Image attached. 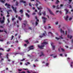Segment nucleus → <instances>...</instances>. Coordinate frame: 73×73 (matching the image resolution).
Instances as JSON below:
<instances>
[{
  "mask_svg": "<svg viewBox=\"0 0 73 73\" xmlns=\"http://www.w3.org/2000/svg\"><path fill=\"white\" fill-rule=\"evenodd\" d=\"M42 44L41 45H38V47L40 49H43L44 47L45 46V45L48 44V42H44L42 43Z\"/></svg>",
  "mask_w": 73,
  "mask_h": 73,
  "instance_id": "1",
  "label": "nucleus"
},
{
  "mask_svg": "<svg viewBox=\"0 0 73 73\" xmlns=\"http://www.w3.org/2000/svg\"><path fill=\"white\" fill-rule=\"evenodd\" d=\"M42 19L43 20V21L44 24H45V23H46V20H47V18L44 17H42Z\"/></svg>",
  "mask_w": 73,
  "mask_h": 73,
  "instance_id": "2",
  "label": "nucleus"
},
{
  "mask_svg": "<svg viewBox=\"0 0 73 73\" xmlns=\"http://www.w3.org/2000/svg\"><path fill=\"white\" fill-rule=\"evenodd\" d=\"M20 3H23V4H24V6H25H25H26V5H28V4L26 3V1H23V0H21V1H20Z\"/></svg>",
  "mask_w": 73,
  "mask_h": 73,
  "instance_id": "3",
  "label": "nucleus"
},
{
  "mask_svg": "<svg viewBox=\"0 0 73 73\" xmlns=\"http://www.w3.org/2000/svg\"><path fill=\"white\" fill-rule=\"evenodd\" d=\"M11 8L14 11L15 13H17V12L16 11V9H17V7H13V6H12Z\"/></svg>",
  "mask_w": 73,
  "mask_h": 73,
  "instance_id": "4",
  "label": "nucleus"
},
{
  "mask_svg": "<svg viewBox=\"0 0 73 73\" xmlns=\"http://www.w3.org/2000/svg\"><path fill=\"white\" fill-rule=\"evenodd\" d=\"M62 35H61V36H59V38H57V37H55L56 39L57 40H58L59 39H63V38L62 37Z\"/></svg>",
  "mask_w": 73,
  "mask_h": 73,
  "instance_id": "5",
  "label": "nucleus"
},
{
  "mask_svg": "<svg viewBox=\"0 0 73 73\" xmlns=\"http://www.w3.org/2000/svg\"><path fill=\"white\" fill-rule=\"evenodd\" d=\"M48 11H49L51 15H53V16H54V14H53V12H52V11H51V10H50V9H48Z\"/></svg>",
  "mask_w": 73,
  "mask_h": 73,
  "instance_id": "6",
  "label": "nucleus"
},
{
  "mask_svg": "<svg viewBox=\"0 0 73 73\" xmlns=\"http://www.w3.org/2000/svg\"><path fill=\"white\" fill-rule=\"evenodd\" d=\"M29 50H33L34 49V47H33V46H30L29 47Z\"/></svg>",
  "mask_w": 73,
  "mask_h": 73,
  "instance_id": "7",
  "label": "nucleus"
},
{
  "mask_svg": "<svg viewBox=\"0 0 73 73\" xmlns=\"http://www.w3.org/2000/svg\"><path fill=\"white\" fill-rule=\"evenodd\" d=\"M53 42H52L51 43V45L52 47L53 50H54L55 49V46L53 45Z\"/></svg>",
  "mask_w": 73,
  "mask_h": 73,
  "instance_id": "8",
  "label": "nucleus"
},
{
  "mask_svg": "<svg viewBox=\"0 0 73 73\" xmlns=\"http://www.w3.org/2000/svg\"><path fill=\"white\" fill-rule=\"evenodd\" d=\"M5 6H7V8H10V6H11V5H9V4H8L7 3H6L5 4Z\"/></svg>",
  "mask_w": 73,
  "mask_h": 73,
  "instance_id": "9",
  "label": "nucleus"
},
{
  "mask_svg": "<svg viewBox=\"0 0 73 73\" xmlns=\"http://www.w3.org/2000/svg\"><path fill=\"white\" fill-rule=\"evenodd\" d=\"M19 12L20 13H21V14H23V12H24V11H23V9H21Z\"/></svg>",
  "mask_w": 73,
  "mask_h": 73,
  "instance_id": "10",
  "label": "nucleus"
},
{
  "mask_svg": "<svg viewBox=\"0 0 73 73\" xmlns=\"http://www.w3.org/2000/svg\"><path fill=\"white\" fill-rule=\"evenodd\" d=\"M67 37L68 38H70V39H71L72 38V35H67Z\"/></svg>",
  "mask_w": 73,
  "mask_h": 73,
  "instance_id": "11",
  "label": "nucleus"
},
{
  "mask_svg": "<svg viewBox=\"0 0 73 73\" xmlns=\"http://www.w3.org/2000/svg\"><path fill=\"white\" fill-rule=\"evenodd\" d=\"M60 33H63V35H65V33L64 32V31H63L62 29H60Z\"/></svg>",
  "mask_w": 73,
  "mask_h": 73,
  "instance_id": "12",
  "label": "nucleus"
},
{
  "mask_svg": "<svg viewBox=\"0 0 73 73\" xmlns=\"http://www.w3.org/2000/svg\"><path fill=\"white\" fill-rule=\"evenodd\" d=\"M41 54L39 55L40 57H41V56H44V54L43 53V52H41Z\"/></svg>",
  "mask_w": 73,
  "mask_h": 73,
  "instance_id": "13",
  "label": "nucleus"
},
{
  "mask_svg": "<svg viewBox=\"0 0 73 73\" xmlns=\"http://www.w3.org/2000/svg\"><path fill=\"white\" fill-rule=\"evenodd\" d=\"M25 15L28 18H29V17H30V16H29V15H28V13H26Z\"/></svg>",
  "mask_w": 73,
  "mask_h": 73,
  "instance_id": "14",
  "label": "nucleus"
},
{
  "mask_svg": "<svg viewBox=\"0 0 73 73\" xmlns=\"http://www.w3.org/2000/svg\"><path fill=\"white\" fill-rule=\"evenodd\" d=\"M0 1L1 3H3L4 4L5 3V0H4V1H3V0H0Z\"/></svg>",
  "mask_w": 73,
  "mask_h": 73,
  "instance_id": "15",
  "label": "nucleus"
},
{
  "mask_svg": "<svg viewBox=\"0 0 73 73\" xmlns=\"http://www.w3.org/2000/svg\"><path fill=\"white\" fill-rule=\"evenodd\" d=\"M0 22L1 24H3V23H4V20H0Z\"/></svg>",
  "mask_w": 73,
  "mask_h": 73,
  "instance_id": "16",
  "label": "nucleus"
},
{
  "mask_svg": "<svg viewBox=\"0 0 73 73\" xmlns=\"http://www.w3.org/2000/svg\"><path fill=\"white\" fill-rule=\"evenodd\" d=\"M15 5H16V6H18L19 5V2H18V1H16L15 3Z\"/></svg>",
  "mask_w": 73,
  "mask_h": 73,
  "instance_id": "17",
  "label": "nucleus"
},
{
  "mask_svg": "<svg viewBox=\"0 0 73 73\" xmlns=\"http://www.w3.org/2000/svg\"><path fill=\"white\" fill-rule=\"evenodd\" d=\"M37 9H38V10H40V9H42V7H41L40 6L39 8L38 7Z\"/></svg>",
  "mask_w": 73,
  "mask_h": 73,
  "instance_id": "18",
  "label": "nucleus"
},
{
  "mask_svg": "<svg viewBox=\"0 0 73 73\" xmlns=\"http://www.w3.org/2000/svg\"><path fill=\"white\" fill-rule=\"evenodd\" d=\"M42 14L44 16H45V15H46V13L45 12V11H44V12H43Z\"/></svg>",
  "mask_w": 73,
  "mask_h": 73,
  "instance_id": "19",
  "label": "nucleus"
},
{
  "mask_svg": "<svg viewBox=\"0 0 73 73\" xmlns=\"http://www.w3.org/2000/svg\"><path fill=\"white\" fill-rule=\"evenodd\" d=\"M65 10L66 12V14H67V13H68V10L66 9H65Z\"/></svg>",
  "mask_w": 73,
  "mask_h": 73,
  "instance_id": "20",
  "label": "nucleus"
},
{
  "mask_svg": "<svg viewBox=\"0 0 73 73\" xmlns=\"http://www.w3.org/2000/svg\"><path fill=\"white\" fill-rule=\"evenodd\" d=\"M45 35H46V33L45 31H44V33H43L42 34L43 36H46L45 35Z\"/></svg>",
  "mask_w": 73,
  "mask_h": 73,
  "instance_id": "21",
  "label": "nucleus"
},
{
  "mask_svg": "<svg viewBox=\"0 0 73 73\" xmlns=\"http://www.w3.org/2000/svg\"><path fill=\"white\" fill-rule=\"evenodd\" d=\"M69 18V17L68 16V15H67L66 16V18L65 19V20L66 21H68V19Z\"/></svg>",
  "mask_w": 73,
  "mask_h": 73,
  "instance_id": "22",
  "label": "nucleus"
},
{
  "mask_svg": "<svg viewBox=\"0 0 73 73\" xmlns=\"http://www.w3.org/2000/svg\"><path fill=\"white\" fill-rule=\"evenodd\" d=\"M48 33V34L50 33V34H51L52 36H53V34H52V32H49Z\"/></svg>",
  "mask_w": 73,
  "mask_h": 73,
  "instance_id": "23",
  "label": "nucleus"
},
{
  "mask_svg": "<svg viewBox=\"0 0 73 73\" xmlns=\"http://www.w3.org/2000/svg\"><path fill=\"white\" fill-rule=\"evenodd\" d=\"M72 0H68V4H70V3H71V2H72Z\"/></svg>",
  "mask_w": 73,
  "mask_h": 73,
  "instance_id": "24",
  "label": "nucleus"
},
{
  "mask_svg": "<svg viewBox=\"0 0 73 73\" xmlns=\"http://www.w3.org/2000/svg\"><path fill=\"white\" fill-rule=\"evenodd\" d=\"M60 3V1L58 0H57L56 2V4H58V3Z\"/></svg>",
  "mask_w": 73,
  "mask_h": 73,
  "instance_id": "25",
  "label": "nucleus"
},
{
  "mask_svg": "<svg viewBox=\"0 0 73 73\" xmlns=\"http://www.w3.org/2000/svg\"><path fill=\"white\" fill-rule=\"evenodd\" d=\"M12 21L13 22L14 20H16V18H15V17H14L12 19Z\"/></svg>",
  "mask_w": 73,
  "mask_h": 73,
  "instance_id": "26",
  "label": "nucleus"
},
{
  "mask_svg": "<svg viewBox=\"0 0 73 73\" xmlns=\"http://www.w3.org/2000/svg\"><path fill=\"white\" fill-rule=\"evenodd\" d=\"M31 22L32 23V25H34V21H31Z\"/></svg>",
  "mask_w": 73,
  "mask_h": 73,
  "instance_id": "27",
  "label": "nucleus"
},
{
  "mask_svg": "<svg viewBox=\"0 0 73 73\" xmlns=\"http://www.w3.org/2000/svg\"><path fill=\"white\" fill-rule=\"evenodd\" d=\"M18 19L20 20V21H21V20H22V18H21L20 17H18Z\"/></svg>",
  "mask_w": 73,
  "mask_h": 73,
  "instance_id": "28",
  "label": "nucleus"
},
{
  "mask_svg": "<svg viewBox=\"0 0 73 73\" xmlns=\"http://www.w3.org/2000/svg\"><path fill=\"white\" fill-rule=\"evenodd\" d=\"M25 42H27V44L29 43V42H28V40H25Z\"/></svg>",
  "mask_w": 73,
  "mask_h": 73,
  "instance_id": "29",
  "label": "nucleus"
},
{
  "mask_svg": "<svg viewBox=\"0 0 73 73\" xmlns=\"http://www.w3.org/2000/svg\"><path fill=\"white\" fill-rule=\"evenodd\" d=\"M61 50H62V52H64L65 51V50L62 48H61Z\"/></svg>",
  "mask_w": 73,
  "mask_h": 73,
  "instance_id": "30",
  "label": "nucleus"
},
{
  "mask_svg": "<svg viewBox=\"0 0 73 73\" xmlns=\"http://www.w3.org/2000/svg\"><path fill=\"white\" fill-rule=\"evenodd\" d=\"M6 57L7 59H8L9 58L8 57V54H7V55H6Z\"/></svg>",
  "mask_w": 73,
  "mask_h": 73,
  "instance_id": "31",
  "label": "nucleus"
},
{
  "mask_svg": "<svg viewBox=\"0 0 73 73\" xmlns=\"http://www.w3.org/2000/svg\"><path fill=\"white\" fill-rule=\"evenodd\" d=\"M0 50H3V51H4V50L3 49V48H0Z\"/></svg>",
  "mask_w": 73,
  "mask_h": 73,
  "instance_id": "32",
  "label": "nucleus"
},
{
  "mask_svg": "<svg viewBox=\"0 0 73 73\" xmlns=\"http://www.w3.org/2000/svg\"><path fill=\"white\" fill-rule=\"evenodd\" d=\"M58 6H59L58 5H57L56 6V7L57 9H60V8L59 7H58Z\"/></svg>",
  "mask_w": 73,
  "mask_h": 73,
  "instance_id": "33",
  "label": "nucleus"
},
{
  "mask_svg": "<svg viewBox=\"0 0 73 73\" xmlns=\"http://www.w3.org/2000/svg\"><path fill=\"white\" fill-rule=\"evenodd\" d=\"M7 20L8 23H10V21H9V18H8L7 19Z\"/></svg>",
  "mask_w": 73,
  "mask_h": 73,
  "instance_id": "34",
  "label": "nucleus"
},
{
  "mask_svg": "<svg viewBox=\"0 0 73 73\" xmlns=\"http://www.w3.org/2000/svg\"><path fill=\"white\" fill-rule=\"evenodd\" d=\"M29 5L30 6V7H32V5H31V3H29Z\"/></svg>",
  "mask_w": 73,
  "mask_h": 73,
  "instance_id": "35",
  "label": "nucleus"
},
{
  "mask_svg": "<svg viewBox=\"0 0 73 73\" xmlns=\"http://www.w3.org/2000/svg\"><path fill=\"white\" fill-rule=\"evenodd\" d=\"M38 15H39L40 16H41V15H42V14L41 13L39 12L38 13Z\"/></svg>",
  "mask_w": 73,
  "mask_h": 73,
  "instance_id": "36",
  "label": "nucleus"
},
{
  "mask_svg": "<svg viewBox=\"0 0 73 73\" xmlns=\"http://www.w3.org/2000/svg\"><path fill=\"white\" fill-rule=\"evenodd\" d=\"M35 24H36L35 25L36 26H37V25H38V22H36Z\"/></svg>",
  "mask_w": 73,
  "mask_h": 73,
  "instance_id": "37",
  "label": "nucleus"
},
{
  "mask_svg": "<svg viewBox=\"0 0 73 73\" xmlns=\"http://www.w3.org/2000/svg\"><path fill=\"white\" fill-rule=\"evenodd\" d=\"M14 37V36H12V38L11 39V40H13V38Z\"/></svg>",
  "mask_w": 73,
  "mask_h": 73,
  "instance_id": "38",
  "label": "nucleus"
},
{
  "mask_svg": "<svg viewBox=\"0 0 73 73\" xmlns=\"http://www.w3.org/2000/svg\"><path fill=\"white\" fill-rule=\"evenodd\" d=\"M72 64H73V62H71V67H72Z\"/></svg>",
  "mask_w": 73,
  "mask_h": 73,
  "instance_id": "39",
  "label": "nucleus"
},
{
  "mask_svg": "<svg viewBox=\"0 0 73 73\" xmlns=\"http://www.w3.org/2000/svg\"><path fill=\"white\" fill-rule=\"evenodd\" d=\"M2 55V54L1 53H0V58H1L2 57L1 56V55Z\"/></svg>",
  "mask_w": 73,
  "mask_h": 73,
  "instance_id": "40",
  "label": "nucleus"
},
{
  "mask_svg": "<svg viewBox=\"0 0 73 73\" xmlns=\"http://www.w3.org/2000/svg\"><path fill=\"white\" fill-rule=\"evenodd\" d=\"M0 28H3L4 27H3V26H0Z\"/></svg>",
  "mask_w": 73,
  "mask_h": 73,
  "instance_id": "41",
  "label": "nucleus"
},
{
  "mask_svg": "<svg viewBox=\"0 0 73 73\" xmlns=\"http://www.w3.org/2000/svg\"><path fill=\"white\" fill-rule=\"evenodd\" d=\"M19 73H25V72L24 71H23L22 72H19Z\"/></svg>",
  "mask_w": 73,
  "mask_h": 73,
  "instance_id": "42",
  "label": "nucleus"
},
{
  "mask_svg": "<svg viewBox=\"0 0 73 73\" xmlns=\"http://www.w3.org/2000/svg\"><path fill=\"white\" fill-rule=\"evenodd\" d=\"M4 32V31L3 30H0V33L1 32Z\"/></svg>",
  "mask_w": 73,
  "mask_h": 73,
  "instance_id": "43",
  "label": "nucleus"
},
{
  "mask_svg": "<svg viewBox=\"0 0 73 73\" xmlns=\"http://www.w3.org/2000/svg\"><path fill=\"white\" fill-rule=\"evenodd\" d=\"M72 18L71 17L69 19V20L70 21L71 20H72Z\"/></svg>",
  "mask_w": 73,
  "mask_h": 73,
  "instance_id": "44",
  "label": "nucleus"
},
{
  "mask_svg": "<svg viewBox=\"0 0 73 73\" xmlns=\"http://www.w3.org/2000/svg\"><path fill=\"white\" fill-rule=\"evenodd\" d=\"M39 37H40V38H42V37H43V36H42V35L40 36Z\"/></svg>",
  "mask_w": 73,
  "mask_h": 73,
  "instance_id": "45",
  "label": "nucleus"
},
{
  "mask_svg": "<svg viewBox=\"0 0 73 73\" xmlns=\"http://www.w3.org/2000/svg\"><path fill=\"white\" fill-rule=\"evenodd\" d=\"M65 35H67V31H65Z\"/></svg>",
  "mask_w": 73,
  "mask_h": 73,
  "instance_id": "46",
  "label": "nucleus"
},
{
  "mask_svg": "<svg viewBox=\"0 0 73 73\" xmlns=\"http://www.w3.org/2000/svg\"><path fill=\"white\" fill-rule=\"evenodd\" d=\"M3 20L4 21L5 20V17H3Z\"/></svg>",
  "mask_w": 73,
  "mask_h": 73,
  "instance_id": "47",
  "label": "nucleus"
},
{
  "mask_svg": "<svg viewBox=\"0 0 73 73\" xmlns=\"http://www.w3.org/2000/svg\"><path fill=\"white\" fill-rule=\"evenodd\" d=\"M11 49H10V48H9L8 50H7V52H9V50H10Z\"/></svg>",
  "mask_w": 73,
  "mask_h": 73,
  "instance_id": "48",
  "label": "nucleus"
},
{
  "mask_svg": "<svg viewBox=\"0 0 73 73\" xmlns=\"http://www.w3.org/2000/svg\"><path fill=\"white\" fill-rule=\"evenodd\" d=\"M46 66H48V65H49V63H46Z\"/></svg>",
  "mask_w": 73,
  "mask_h": 73,
  "instance_id": "49",
  "label": "nucleus"
},
{
  "mask_svg": "<svg viewBox=\"0 0 73 73\" xmlns=\"http://www.w3.org/2000/svg\"><path fill=\"white\" fill-rule=\"evenodd\" d=\"M36 7H38V3H36V4L35 5Z\"/></svg>",
  "mask_w": 73,
  "mask_h": 73,
  "instance_id": "50",
  "label": "nucleus"
},
{
  "mask_svg": "<svg viewBox=\"0 0 73 73\" xmlns=\"http://www.w3.org/2000/svg\"><path fill=\"white\" fill-rule=\"evenodd\" d=\"M37 61H38V60L37 59L35 60V62H37Z\"/></svg>",
  "mask_w": 73,
  "mask_h": 73,
  "instance_id": "51",
  "label": "nucleus"
},
{
  "mask_svg": "<svg viewBox=\"0 0 73 73\" xmlns=\"http://www.w3.org/2000/svg\"><path fill=\"white\" fill-rule=\"evenodd\" d=\"M18 71H19V72H20L21 71V70H22V69H19L18 70Z\"/></svg>",
  "mask_w": 73,
  "mask_h": 73,
  "instance_id": "52",
  "label": "nucleus"
},
{
  "mask_svg": "<svg viewBox=\"0 0 73 73\" xmlns=\"http://www.w3.org/2000/svg\"><path fill=\"white\" fill-rule=\"evenodd\" d=\"M9 16H10L9 15H7L6 17H9Z\"/></svg>",
  "mask_w": 73,
  "mask_h": 73,
  "instance_id": "53",
  "label": "nucleus"
},
{
  "mask_svg": "<svg viewBox=\"0 0 73 73\" xmlns=\"http://www.w3.org/2000/svg\"><path fill=\"white\" fill-rule=\"evenodd\" d=\"M48 29H50L51 28V27H50V26H48Z\"/></svg>",
  "mask_w": 73,
  "mask_h": 73,
  "instance_id": "54",
  "label": "nucleus"
},
{
  "mask_svg": "<svg viewBox=\"0 0 73 73\" xmlns=\"http://www.w3.org/2000/svg\"><path fill=\"white\" fill-rule=\"evenodd\" d=\"M23 25H24V26H25V27L26 26V25L25 24V23H23Z\"/></svg>",
  "mask_w": 73,
  "mask_h": 73,
  "instance_id": "55",
  "label": "nucleus"
},
{
  "mask_svg": "<svg viewBox=\"0 0 73 73\" xmlns=\"http://www.w3.org/2000/svg\"><path fill=\"white\" fill-rule=\"evenodd\" d=\"M71 42L72 43H73V39H72L71 41Z\"/></svg>",
  "mask_w": 73,
  "mask_h": 73,
  "instance_id": "56",
  "label": "nucleus"
},
{
  "mask_svg": "<svg viewBox=\"0 0 73 73\" xmlns=\"http://www.w3.org/2000/svg\"><path fill=\"white\" fill-rule=\"evenodd\" d=\"M29 29H30V30H31V31L32 30V28H31V27H29Z\"/></svg>",
  "mask_w": 73,
  "mask_h": 73,
  "instance_id": "57",
  "label": "nucleus"
},
{
  "mask_svg": "<svg viewBox=\"0 0 73 73\" xmlns=\"http://www.w3.org/2000/svg\"><path fill=\"white\" fill-rule=\"evenodd\" d=\"M35 19H36V20L37 19V16H35Z\"/></svg>",
  "mask_w": 73,
  "mask_h": 73,
  "instance_id": "58",
  "label": "nucleus"
},
{
  "mask_svg": "<svg viewBox=\"0 0 73 73\" xmlns=\"http://www.w3.org/2000/svg\"><path fill=\"white\" fill-rule=\"evenodd\" d=\"M36 22H39V20L38 19H36Z\"/></svg>",
  "mask_w": 73,
  "mask_h": 73,
  "instance_id": "59",
  "label": "nucleus"
},
{
  "mask_svg": "<svg viewBox=\"0 0 73 73\" xmlns=\"http://www.w3.org/2000/svg\"><path fill=\"white\" fill-rule=\"evenodd\" d=\"M53 8H55L56 7V6H55L54 5H53Z\"/></svg>",
  "mask_w": 73,
  "mask_h": 73,
  "instance_id": "60",
  "label": "nucleus"
},
{
  "mask_svg": "<svg viewBox=\"0 0 73 73\" xmlns=\"http://www.w3.org/2000/svg\"><path fill=\"white\" fill-rule=\"evenodd\" d=\"M7 13L8 15H9V11H7Z\"/></svg>",
  "mask_w": 73,
  "mask_h": 73,
  "instance_id": "61",
  "label": "nucleus"
},
{
  "mask_svg": "<svg viewBox=\"0 0 73 73\" xmlns=\"http://www.w3.org/2000/svg\"><path fill=\"white\" fill-rule=\"evenodd\" d=\"M8 11H9V12H12V10H9Z\"/></svg>",
  "mask_w": 73,
  "mask_h": 73,
  "instance_id": "62",
  "label": "nucleus"
},
{
  "mask_svg": "<svg viewBox=\"0 0 73 73\" xmlns=\"http://www.w3.org/2000/svg\"><path fill=\"white\" fill-rule=\"evenodd\" d=\"M58 22H56L55 23V24H56V25H57L58 24Z\"/></svg>",
  "mask_w": 73,
  "mask_h": 73,
  "instance_id": "63",
  "label": "nucleus"
},
{
  "mask_svg": "<svg viewBox=\"0 0 73 73\" xmlns=\"http://www.w3.org/2000/svg\"><path fill=\"white\" fill-rule=\"evenodd\" d=\"M27 73H31L29 71H27Z\"/></svg>",
  "mask_w": 73,
  "mask_h": 73,
  "instance_id": "64",
  "label": "nucleus"
}]
</instances>
